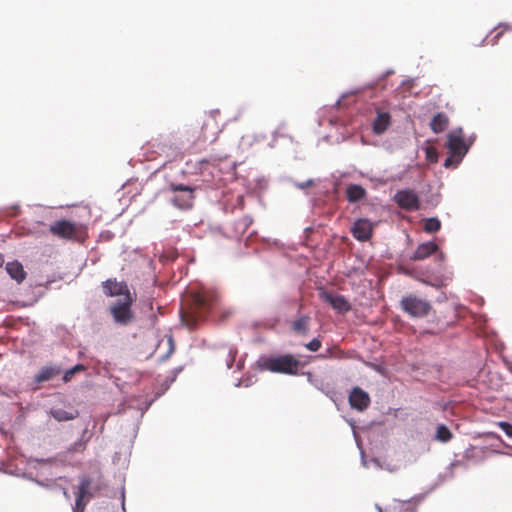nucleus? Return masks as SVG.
I'll return each instance as SVG.
<instances>
[{
  "label": "nucleus",
  "instance_id": "obj_24",
  "mask_svg": "<svg viewBox=\"0 0 512 512\" xmlns=\"http://www.w3.org/2000/svg\"><path fill=\"white\" fill-rule=\"evenodd\" d=\"M361 463L365 468H371L373 467L376 470L379 469H387L389 471H392L388 466H384L380 459L378 458H372L369 461L365 458V453L363 450H361Z\"/></svg>",
  "mask_w": 512,
  "mask_h": 512
},
{
  "label": "nucleus",
  "instance_id": "obj_42",
  "mask_svg": "<svg viewBox=\"0 0 512 512\" xmlns=\"http://www.w3.org/2000/svg\"><path fill=\"white\" fill-rule=\"evenodd\" d=\"M84 448L83 446V443L82 442H76L74 443L70 448H69V451L71 452H77V451H80Z\"/></svg>",
  "mask_w": 512,
  "mask_h": 512
},
{
  "label": "nucleus",
  "instance_id": "obj_4",
  "mask_svg": "<svg viewBox=\"0 0 512 512\" xmlns=\"http://www.w3.org/2000/svg\"><path fill=\"white\" fill-rule=\"evenodd\" d=\"M132 303V295L126 294L124 298H119L110 305V313L117 324L128 325L133 320Z\"/></svg>",
  "mask_w": 512,
  "mask_h": 512
},
{
  "label": "nucleus",
  "instance_id": "obj_38",
  "mask_svg": "<svg viewBox=\"0 0 512 512\" xmlns=\"http://www.w3.org/2000/svg\"><path fill=\"white\" fill-rule=\"evenodd\" d=\"M10 474L15 475L17 477H22L23 479L32 481L34 483H36V480H39V478L34 477L31 472H23V473H12V472H10Z\"/></svg>",
  "mask_w": 512,
  "mask_h": 512
},
{
  "label": "nucleus",
  "instance_id": "obj_8",
  "mask_svg": "<svg viewBox=\"0 0 512 512\" xmlns=\"http://www.w3.org/2000/svg\"><path fill=\"white\" fill-rule=\"evenodd\" d=\"M320 298L328 303L337 313L345 314L351 310V304L345 296L334 294L325 289L319 290Z\"/></svg>",
  "mask_w": 512,
  "mask_h": 512
},
{
  "label": "nucleus",
  "instance_id": "obj_6",
  "mask_svg": "<svg viewBox=\"0 0 512 512\" xmlns=\"http://www.w3.org/2000/svg\"><path fill=\"white\" fill-rule=\"evenodd\" d=\"M402 310L411 317L421 318L429 314L431 304L415 295H408L402 298L400 302Z\"/></svg>",
  "mask_w": 512,
  "mask_h": 512
},
{
  "label": "nucleus",
  "instance_id": "obj_40",
  "mask_svg": "<svg viewBox=\"0 0 512 512\" xmlns=\"http://www.w3.org/2000/svg\"><path fill=\"white\" fill-rule=\"evenodd\" d=\"M502 35V31L500 32H497L493 37H491L489 39V35L486 36V38L484 39V41H488L489 44L491 45H495L498 41V39L500 38V36Z\"/></svg>",
  "mask_w": 512,
  "mask_h": 512
},
{
  "label": "nucleus",
  "instance_id": "obj_1",
  "mask_svg": "<svg viewBox=\"0 0 512 512\" xmlns=\"http://www.w3.org/2000/svg\"><path fill=\"white\" fill-rule=\"evenodd\" d=\"M446 137L445 147L448 149L449 155L443 166L447 169L457 168L468 153V147L465 145V138L463 137V128L457 127L450 130Z\"/></svg>",
  "mask_w": 512,
  "mask_h": 512
},
{
  "label": "nucleus",
  "instance_id": "obj_51",
  "mask_svg": "<svg viewBox=\"0 0 512 512\" xmlns=\"http://www.w3.org/2000/svg\"><path fill=\"white\" fill-rule=\"evenodd\" d=\"M122 498H124V493L122 494ZM122 509H123V512H125V503H124V499H122Z\"/></svg>",
  "mask_w": 512,
  "mask_h": 512
},
{
  "label": "nucleus",
  "instance_id": "obj_15",
  "mask_svg": "<svg viewBox=\"0 0 512 512\" xmlns=\"http://www.w3.org/2000/svg\"><path fill=\"white\" fill-rule=\"evenodd\" d=\"M391 124V115L388 112L377 111L376 118L372 122V130L376 135L383 134Z\"/></svg>",
  "mask_w": 512,
  "mask_h": 512
},
{
  "label": "nucleus",
  "instance_id": "obj_29",
  "mask_svg": "<svg viewBox=\"0 0 512 512\" xmlns=\"http://www.w3.org/2000/svg\"><path fill=\"white\" fill-rule=\"evenodd\" d=\"M462 465V462L459 460H455L447 468V471L443 475H439L440 481L444 482L446 480L452 479L454 477V468Z\"/></svg>",
  "mask_w": 512,
  "mask_h": 512
},
{
  "label": "nucleus",
  "instance_id": "obj_25",
  "mask_svg": "<svg viewBox=\"0 0 512 512\" xmlns=\"http://www.w3.org/2000/svg\"><path fill=\"white\" fill-rule=\"evenodd\" d=\"M424 231L427 233H435L441 228V221L437 217H430L424 220Z\"/></svg>",
  "mask_w": 512,
  "mask_h": 512
},
{
  "label": "nucleus",
  "instance_id": "obj_31",
  "mask_svg": "<svg viewBox=\"0 0 512 512\" xmlns=\"http://www.w3.org/2000/svg\"><path fill=\"white\" fill-rule=\"evenodd\" d=\"M425 155L426 159L429 160L431 163H436L438 161L439 154L437 149L433 146H427L425 148Z\"/></svg>",
  "mask_w": 512,
  "mask_h": 512
},
{
  "label": "nucleus",
  "instance_id": "obj_12",
  "mask_svg": "<svg viewBox=\"0 0 512 512\" xmlns=\"http://www.w3.org/2000/svg\"><path fill=\"white\" fill-rule=\"evenodd\" d=\"M25 463L29 468L37 471L39 476L52 475L51 466L55 463L54 458L25 457Z\"/></svg>",
  "mask_w": 512,
  "mask_h": 512
},
{
  "label": "nucleus",
  "instance_id": "obj_41",
  "mask_svg": "<svg viewBox=\"0 0 512 512\" xmlns=\"http://www.w3.org/2000/svg\"><path fill=\"white\" fill-rule=\"evenodd\" d=\"M476 140V135L473 133L467 139H465V145L468 147V151Z\"/></svg>",
  "mask_w": 512,
  "mask_h": 512
},
{
  "label": "nucleus",
  "instance_id": "obj_23",
  "mask_svg": "<svg viewBox=\"0 0 512 512\" xmlns=\"http://www.w3.org/2000/svg\"><path fill=\"white\" fill-rule=\"evenodd\" d=\"M310 318L309 316L303 315L296 319L292 324V329L294 332L306 335L308 333V325Z\"/></svg>",
  "mask_w": 512,
  "mask_h": 512
},
{
  "label": "nucleus",
  "instance_id": "obj_20",
  "mask_svg": "<svg viewBox=\"0 0 512 512\" xmlns=\"http://www.w3.org/2000/svg\"><path fill=\"white\" fill-rule=\"evenodd\" d=\"M448 123L449 119L447 115L440 112L433 116L430 122V128L434 133L439 134L447 128Z\"/></svg>",
  "mask_w": 512,
  "mask_h": 512
},
{
  "label": "nucleus",
  "instance_id": "obj_2",
  "mask_svg": "<svg viewBox=\"0 0 512 512\" xmlns=\"http://www.w3.org/2000/svg\"><path fill=\"white\" fill-rule=\"evenodd\" d=\"M299 364L300 361L291 354L270 356L258 361L261 370L288 375L297 374Z\"/></svg>",
  "mask_w": 512,
  "mask_h": 512
},
{
  "label": "nucleus",
  "instance_id": "obj_48",
  "mask_svg": "<svg viewBox=\"0 0 512 512\" xmlns=\"http://www.w3.org/2000/svg\"><path fill=\"white\" fill-rule=\"evenodd\" d=\"M401 512H416L415 508L414 507H411V506H407L404 510H402Z\"/></svg>",
  "mask_w": 512,
  "mask_h": 512
},
{
  "label": "nucleus",
  "instance_id": "obj_58",
  "mask_svg": "<svg viewBox=\"0 0 512 512\" xmlns=\"http://www.w3.org/2000/svg\"><path fill=\"white\" fill-rule=\"evenodd\" d=\"M409 81L402 82V85H406Z\"/></svg>",
  "mask_w": 512,
  "mask_h": 512
},
{
  "label": "nucleus",
  "instance_id": "obj_3",
  "mask_svg": "<svg viewBox=\"0 0 512 512\" xmlns=\"http://www.w3.org/2000/svg\"><path fill=\"white\" fill-rule=\"evenodd\" d=\"M193 304L191 308V312L187 315L182 314V321L185 322L186 325L194 327L197 325L198 321L205 318L206 314L212 307V303L214 301L213 296L207 295L203 292H198L193 295L192 298Z\"/></svg>",
  "mask_w": 512,
  "mask_h": 512
},
{
  "label": "nucleus",
  "instance_id": "obj_59",
  "mask_svg": "<svg viewBox=\"0 0 512 512\" xmlns=\"http://www.w3.org/2000/svg\"><path fill=\"white\" fill-rule=\"evenodd\" d=\"M14 209H18L19 208V205H15L13 206Z\"/></svg>",
  "mask_w": 512,
  "mask_h": 512
},
{
  "label": "nucleus",
  "instance_id": "obj_45",
  "mask_svg": "<svg viewBox=\"0 0 512 512\" xmlns=\"http://www.w3.org/2000/svg\"><path fill=\"white\" fill-rule=\"evenodd\" d=\"M243 367H244V360L243 359H239L237 364H236V369L237 370H241Z\"/></svg>",
  "mask_w": 512,
  "mask_h": 512
},
{
  "label": "nucleus",
  "instance_id": "obj_30",
  "mask_svg": "<svg viewBox=\"0 0 512 512\" xmlns=\"http://www.w3.org/2000/svg\"><path fill=\"white\" fill-rule=\"evenodd\" d=\"M36 484L40 487H43L45 489H48V490H58V487L60 486L59 484H57L56 482V479L53 480V479H39V480H36Z\"/></svg>",
  "mask_w": 512,
  "mask_h": 512
},
{
  "label": "nucleus",
  "instance_id": "obj_14",
  "mask_svg": "<svg viewBox=\"0 0 512 512\" xmlns=\"http://www.w3.org/2000/svg\"><path fill=\"white\" fill-rule=\"evenodd\" d=\"M349 403L352 408L363 411L370 404V396L360 387H354L349 394Z\"/></svg>",
  "mask_w": 512,
  "mask_h": 512
},
{
  "label": "nucleus",
  "instance_id": "obj_36",
  "mask_svg": "<svg viewBox=\"0 0 512 512\" xmlns=\"http://www.w3.org/2000/svg\"><path fill=\"white\" fill-rule=\"evenodd\" d=\"M305 347L312 352H316L321 347V341L319 338H313L310 342L305 344Z\"/></svg>",
  "mask_w": 512,
  "mask_h": 512
},
{
  "label": "nucleus",
  "instance_id": "obj_52",
  "mask_svg": "<svg viewBox=\"0 0 512 512\" xmlns=\"http://www.w3.org/2000/svg\"><path fill=\"white\" fill-rule=\"evenodd\" d=\"M377 511L382 512V508L379 505H376Z\"/></svg>",
  "mask_w": 512,
  "mask_h": 512
},
{
  "label": "nucleus",
  "instance_id": "obj_27",
  "mask_svg": "<svg viewBox=\"0 0 512 512\" xmlns=\"http://www.w3.org/2000/svg\"><path fill=\"white\" fill-rule=\"evenodd\" d=\"M86 369V367L83 364H76L73 367L66 370L63 374L62 380L64 383H68L72 380L73 376L76 373L82 372Z\"/></svg>",
  "mask_w": 512,
  "mask_h": 512
},
{
  "label": "nucleus",
  "instance_id": "obj_9",
  "mask_svg": "<svg viewBox=\"0 0 512 512\" xmlns=\"http://www.w3.org/2000/svg\"><path fill=\"white\" fill-rule=\"evenodd\" d=\"M372 232V223L366 218L357 219L351 227L353 237L361 242L369 240L372 236Z\"/></svg>",
  "mask_w": 512,
  "mask_h": 512
},
{
  "label": "nucleus",
  "instance_id": "obj_33",
  "mask_svg": "<svg viewBox=\"0 0 512 512\" xmlns=\"http://www.w3.org/2000/svg\"><path fill=\"white\" fill-rule=\"evenodd\" d=\"M306 375H307V381H308L310 384H312L315 388H317V389H319V390L323 391L327 396H329L331 399H333V398H332V396H331V392H330V391H327V392H326V391H324V390L322 389V383H321V381H319V380H317V379H314V377L312 376V374H311L310 372H307V373H306Z\"/></svg>",
  "mask_w": 512,
  "mask_h": 512
},
{
  "label": "nucleus",
  "instance_id": "obj_32",
  "mask_svg": "<svg viewBox=\"0 0 512 512\" xmlns=\"http://www.w3.org/2000/svg\"><path fill=\"white\" fill-rule=\"evenodd\" d=\"M265 139V136L260 135H246L242 137V145H252L254 142H260Z\"/></svg>",
  "mask_w": 512,
  "mask_h": 512
},
{
  "label": "nucleus",
  "instance_id": "obj_21",
  "mask_svg": "<svg viewBox=\"0 0 512 512\" xmlns=\"http://www.w3.org/2000/svg\"><path fill=\"white\" fill-rule=\"evenodd\" d=\"M183 370L182 366L176 367L171 370L170 376L166 377L163 383L161 384V389L156 392L155 398L163 395L171 386V384L176 380L178 374Z\"/></svg>",
  "mask_w": 512,
  "mask_h": 512
},
{
  "label": "nucleus",
  "instance_id": "obj_17",
  "mask_svg": "<svg viewBox=\"0 0 512 512\" xmlns=\"http://www.w3.org/2000/svg\"><path fill=\"white\" fill-rule=\"evenodd\" d=\"M61 373V367L58 365L44 366L34 376V382L39 384L49 381Z\"/></svg>",
  "mask_w": 512,
  "mask_h": 512
},
{
  "label": "nucleus",
  "instance_id": "obj_10",
  "mask_svg": "<svg viewBox=\"0 0 512 512\" xmlns=\"http://www.w3.org/2000/svg\"><path fill=\"white\" fill-rule=\"evenodd\" d=\"M103 292L106 296L124 298L126 294L131 295L127 284L116 279H107L102 283Z\"/></svg>",
  "mask_w": 512,
  "mask_h": 512
},
{
  "label": "nucleus",
  "instance_id": "obj_53",
  "mask_svg": "<svg viewBox=\"0 0 512 512\" xmlns=\"http://www.w3.org/2000/svg\"><path fill=\"white\" fill-rule=\"evenodd\" d=\"M3 264V258H2V255L0 254V266H2Z\"/></svg>",
  "mask_w": 512,
  "mask_h": 512
},
{
  "label": "nucleus",
  "instance_id": "obj_26",
  "mask_svg": "<svg viewBox=\"0 0 512 512\" xmlns=\"http://www.w3.org/2000/svg\"><path fill=\"white\" fill-rule=\"evenodd\" d=\"M253 220L250 216L245 215L235 223V230L237 234H244L246 230L251 226Z\"/></svg>",
  "mask_w": 512,
  "mask_h": 512
},
{
  "label": "nucleus",
  "instance_id": "obj_34",
  "mask_svg": "<svg viewBox=\"0 0 512 512\" xmlns=\"http://www.w3.org/2000/svg\"><path fill=\"white\" fill-rule=\"evenodd\" d=\"M236 355H237V350L232 348V347H230L228 349V353H227V357H226V367L228 369H232L233 363H234V361L236 359Z\"/></svg>",
  "mask_w": 512,
  "mask_h": 512
},
{
  "label": "nucleus",
  "instance_id": "obj_16",
  "mask_svg": "<svg viewBox=\"0 0 512 512\" xmlns=\"http://www.w3.org/2000/svg\"><path fill=\"white\" fill-rule=\"evenodd\" d=\"M439 247L434 241H427L418 245L416 250L414 251L411 259L413 260H423L429 257L430 255L436 253Z\"/></svg>",
  "mask_w": 512,
  "mask_h": 512
},
{
  "label": "nucleus",
  "instance_id": "obj_55",
  "mask_svg": "<svg viewBox=\"0 0 512 512\" xmlns=\"http://www.w3.org/2000/svg\"><path fill=\"white\" fill-rule=\"evenodd\" d=\"M152 402H154V399H151V401L148 402V405H151Z\"/></svg>",
  "mask_w": 512,
  "mask_h": 512
},
{
  "label": "nucleus",
  "instance_id": "obj_49",
  "mask_svg": "<svg viewBox=\"0 0 512 512\" xmlns=\"http://www.w3.org/2000/svg\"><path fill=\"white\" fill-rule=\"evenodd\" d=\"M437 259L439 262H442L444 260V254L442 252H440L438 255H437Z\"/></svg>",
  "mask_w": 512,
  "mask_h": 512
},
{
  "label": "nucleus",
  "instance_id": "obj_28",
  "mask_svg": "<svg viewBox=\"0 0 512 512\" xmlns=\"http://www.w3.org/2000/svg\"><path fill=\"white\" fill-rule=\"evenodd\" d=\"M452 437L450 430L445 425H439L436 431V439L445 443Z\"/></svg>",
  "mask_w": 512,
  "mask_h": 512
},
{
  "label": "nucleus",
  "instance_id": "obj_44",
  "mask_svg": "<svg viewBox=\"0 0 512 512\" xmlns=\"http://www.w3.org/2000/svg\"><path fill=\"white\" fill-rule=\"evenodd\" d=\"M58 490H60V491L62 492L63 496H64L67 500H69V499H70L69 493H68V491H67V489H66L65 487H63V486H61V485H60V486L58 487Z\"/></svg>",
  "mask_w": 512,
  "mask_h": 512
},
{
  "label": "nucleus",
  "instance_id": "obj_47",
  "mask_svg": "<svg viewBox=\"0 0 512 512\" xmlns=\"http://www.w3.org/2000/svg\"><path fill=\"white\" fill-rule=\"evenodd\" d=\"M244 383L245 382L241 378V379H238L237 382L234 385H235V387H242V386L244 387Z\"/></svg>",
  "mask_w": 512,
  "mask_h": 512
},
{
  "label": "nucleus",
  "instance_id": "obj_50",
  "mask_svg": "<svg viewBox=\"0 0 512 512\" xmlns=\"http://www.w3.org/2000/svg\"><path fill=\"white\" fill-rule=\"evenodd\" d=\"M439 302H442V301H445L446 300V296L444 293H441V295L438 297L437 299Z\"/></svg>",
  "mask_w": 512,
  "mask_h": 512
},
{
  "label": "nucleus",
  "instance_id": "obj_35",
  "mask_svg": "<svg viewBox=\"0 0 512 512\" xmlns=\"http://www.w3.org/2000/svg\"><path fill=\"white\" fill-rule=\"evenodd\" d=\"M317 181L318 180H315V179H308L303 182L293 181V185L300 190H305L306 188H308L310 186H314Z\"/></svg>",
  "mask_w": 512,
  "mask_h": 512
},
{
  "label": "nucleus",
  "instance_id": "obj_46",
  "mask_svg": "<svg viewBox=\"0 0 512 512\" xmlns=\"http://www.w3.org/2000/svg\"><path fill=\"white\" fill-rule=\"evenodd\" d=\"M169 344H170V350H169L168 354L164 358L169 357L170 353H172V351H173V341H172L171 337L169 338Z\"/></svg>",
  "mask_w": 512,
  "mask_h": 512
},
{
  "label": "nucleus",
  "instance_id": "obj_57",
  "mask_svg": "<svg viewBox=\"0 0 512 512\" xmlns=\"http://www.w3.org/2000/svg\"><path fill=\"white\" fill-rule=\"evenodd\" d=\"M152 402H154V399H151V401L148 402V405H151Z\"/></svg>",
  "mask_w": 512,
  "mask_h": 512
},
{
  "label": "nucleus",
  "instance_id": "obj_11",
  "mask_svg": "<svg viewBox=\"0 0 512 512\" xmlns=\"http://www.w3.org/2000/svg\"><path fill=\"white\" fill-rule=\"evenodd\" d=\"M91 485V479L87 476H83L80 479V483L78 486V491L75 499V506L73 507V512H84L86 507L85 498L92 497L89 492V487Z\"/></svg>",
  "mask_w": 512,
  "mask_h": 512
},
{
  "label": "nucleus",
  "instance_id": "obj_39",
  "mask_svg": "<svg viewBox=\"0 0 512 512\" xmlns=\"http://www.w3.org/2000/svg\"><path fill=\"white\" fill-rule=\"evenodd\" d=\"M244 383V387H249L256 382V376L254 374H249L246 377L242 378Z\"/></svg>",
  "mask_w": 512,
  "mask_h": 512
},
{
  "label": "nucleus",
  "instance_id": "obj_22",
  "mask_svg": "<svg viewBox=\"0 0 512 512\" xmlns=\"http://www.w3.org/2000/svg\"><path fill=\"white\" fill-rule=\"evenodd\" d=\"M51 415L54 419H56L59 422L69 421L73 420L77 417L78 412L77 411H67L62 408L52 409Z\"/></svg>",
  "mask_w": 512,
  "mask_h": 512
},
{
  "label": "nucleus",
  "instance_id": "obj_19",
  "mask_svg": "<svg viewBox=\"0 0 512 512\" xmlns=\"http://www.w3.org/2000/svg\"><path fill=\"white\" fill-rule=\"evenodd\" d=\"M6 271L17 283H21L26 277L23 265L18 261L8 262L6 264Z\"/></svg>",
  "mask_w": 512,
  "mask_h": 512
},
{
  "label": "nucleus",
  "instance_id": "obj_43",
  "mask_svg": "<svg viewBox=\"0 0 512 512\" xmlns=\"http://www.w3.org/2000/svg\"><path fill=\"white\" fill-rule=\"evenodd\" d=\"M424 284L426 285H430V286H433V287H440L442 285V282L441 281H436V282H431L429 281L428 279H422L421 280Z\"/></svg>",
  "mask_w": 512,
  "mask_h": 512
},
{
  "label": "nucleus",
  "instance_id": "obj_18",
  "mask_svg": "<svg viewBox=\"0 0 512 512\" xmlns=\"http://www.w3.org/2000/svg\"><path fill=\"white\" fill-rule=\"evenodd\" d=\"M347 200L350 203H357L366 198V190L359 184H350L346 189Z\"/></svg>",
  "mask_w": 512,
  "mask_h": 512
},
{
  "label": "nucleus",
  "instance_id": "obj_37",
  "mask_svg": "<svg viewBox=\"0 0 512 512\" xmlns=\"http://www.w3.org/2000/svg\"><path fill=\"white\" fill-rule=\"evenodd\" d=\"M501 430L510 438H512V424L506 421H501L498 423Z\"/></svg>",
  "mask_w": 512,
  "mask_h": 512
},
{
  "label": "nucleus",
  "instance_id": "obj_54",
  "mask_svg": "<svg viewBox=\"0 0 512 512\" xmlns=\"http://www.w3.org/2000/svg\"><path fill=\"white\" fill-rule=\"evenodd\" d=\"M499 27H505V28H507V27H508V25H507V24H499Z\"/></svg>",
  "mask_w": 512,
  "mask_h": 512
},
{
  "label": "nucleus",
  "instance_id": "obj_7",
  "mask_svg": "<svg viewBox=\"0 0 512 512\" xmlns=\"http://www.w3.org/2000/svg\"><path fill=\"white\" fill-rule=\"evenodd\" d=\"M393 200L401 209L407 211H415L420 207L419 197L416 192L411 189L398 190Z\"/></svg>",
  "mask_w": 512,
  "mask_h": 512
},
{
  "label": "nucleus",
  "instance_id": "obj_56",
  "mask_svg": "<svg viewBox=\"0 0 512 512\" xmlns=\"http://www.w3.org/2000/svg\"><path fill=\"white\" fill-rule=\"evenodd\" d=\"M152 402H154V399H151V401L148 402V405H151Z\"/></svg>",
  "mask_w": 512,
  "mask_h": 512
},
{
  "label": "nucleus",
  "instance_id": "obj_13",
  "mask_svg": "<svg viewBox=\"0 0 512 512\" xmlns=\"http://www.w3.org/2000/svg\"><path fill=\"white\" fill-rule=\"evenodd\" d=\"M50 232L60 238L71 239L76 233V226L74 223L68 220H59L53 223L50 228Z\"/></svg>",
  "mask_w": 512,
  "mask_h": 512
},
{
  "label": "nucleus",
  "instance_id": "obj_5",
  "mask_svg": "<svg viewBox=\"0 0 512 512\" xmlns=\"http://www.w3.org/2000/svg\"><path fill=\"white\" fill-rule=\"evenodd\" d=\"M169 187L170 190L175 193V196L171 198V202L174 206L183 210L192 207L195 198L194 192L197 186L171 183Z\"/></svg>",
  "mask_w": 512,
  "mask_h": 512
}]
</instances>
